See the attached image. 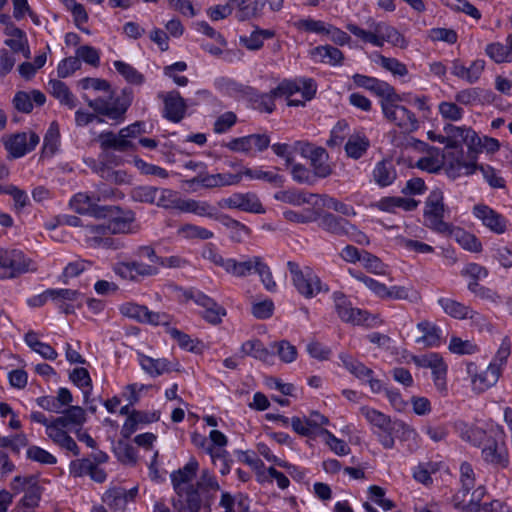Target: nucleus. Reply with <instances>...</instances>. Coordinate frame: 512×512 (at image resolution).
Returning <instances> with one entry per match:
<instances>
[{
    "instance_id": "f257e3e1",
    "label": "nucleus",
    "mask_w": 512,
    "mask_h": 512,
    "mask_svg": "<svg viewBox=\"0 0 512 512\" xmlns=\"http://www.w3.org/2000/svg\"><path fill=\"white\" fill-rule=\"evenodd\" d=\"M346 28L362 44L377 48L383 47L385 43L400 49L408 46L407 39L395 27L384 22L373 23L369 29L361 28L355 23H348Z\"/></svg>"
},
{
    "instance_id": "f03ea898",
    "label": "nucleus",
    "mask_w": 512,
    "mask_h": 512,
    "mask_svg": "<svg viewBox=\"0 0 512 512\" xmlns=\"http://www.w3.org/2000/svg\"><path fill=\"white\" fill-rule=\"evenodd\" d=\"M459 480L461 487L453 497L454 506L462 512H479L486 489L476 483L474 470L469 463L461 464Z\"/></svg>"
},
{
    "instance_id": "7ed1b4c3",
    "label": "nucleus",
    "mask_w": 512,
    "mask_h": 512,
    "mask_svg": "<svg viewBox=\"0 0 512 512\" xmlns=\"http://www.w3.org/2000/svg\"><path fill=\"white\" fill-rule=\"evenodd\" d=\"M507 364V356L496 354L491 359L484 357L480 362L467 364V373L471 378L472 388L482 393L494 386L500 375L502 367Z\"/></svg>"
},
{
    "instance_id": "20e7f679",
    "label": "nucleus",
    "mask_w": 512,
    "mask_h": 512,
    "mask_svg": "<svg viewBox=\"0 0 512 512\" xmlns=\"http://www.w3.org/2000/svg\"><path fill=\"white\" fill-rule=\"evenodd\" d=\"M101 217H108L109 224L107 230L112 233H127L131 231L134 220L133 213L122 212L116 207L104 208ZM106 234V228L103 226H89L84 229L86 241L94 247L103 244V236ZM107 241L104 242V245Z\"/></svg>"
},
{
    "instance_id": "39448f33",
    "label": "nucleus",
    "mask_w": 512,
    "mask_h": 512,
    "mask_svg": "<svg viewBox=\"0 0 512 512\" xmlns=\"http://www.w3.org/2000/svg\"><path fill=\"white\" fill-rule=\"evenodd\" d=\"M317 85L310 78H297L283 80L274 89V94L285 98L288 106H304L307 101L314 98Z\"/></svg>"
},
{
    "instance_id": "423d86ee",
    "label": "nucleus",
    "mask_w": 512,
    "mask_h": 512,
    "mask_svg": "<svg viewBox=\"0 0 512 512\" xmlns=\"http://www.w3.org/2000/svg\"><path fill=\"white\" fill-rule=\"evenodd\" d=\"M335 309L341 320L353 325H366L377 327L384 323L378 314H370L367 311L355 308L347 297L340 293L334 294Z\"/></svg>"
},
{
    "instance_id": "0eeeda50",
    "label": "nucleus",
    "mask_w": 512,
    "mask_h": 512,
    "mask_svg": "<svg viewBox=\"0 0 512 512\" xmlns=\"http://www.w3.org/2000/svg\"><path fill=\"white\" fill-rule=\"evenodd\" d=\"M478 171V160L474 153L465 156L463 149L446 151L444 173L450 179L468 177Z\"/></svg>"
},
{
    "instance_id": "6e6552de",
    "label": "nucleus",
    "mask_w": 512,
    "mask_h": 512,
    "mask_svg": "<svg viewBox=\"0 0 512 512\" xmlns=\"http://www.w3.org/2000/svg\"><path fill=\"white\" fill-rule=\"evenodd\" d=\"M444 214V195L442 190L436 188L430 192L425 201L424 224L438 233H446L450 230V225L443 220Z\"/></svg>"
},
{
    "instance_id": "1a4fd4ad",
    "label": "nucleus",
    "mask_w": 512,
    "mask_h": 512,
    "mask_svg": "<svg viewBox=\"0 0 512 512\" xmlns=\"http://www.w3.org/2000/svg\"><path fill=\"white\" fill-rule=\"evenodd\" d=\"M490 436L482 449V457L485 462L496 468H506L509 463L508 452L504 442L502 427L495 425L489 428Z\"/></svg>"
},
{
    "instance_id": "9d476101",
    "label": "nucleus",
    "mask_w": 512,
    "mask_h": 512,
    "mask_svg": "<svg viewBox=\"0 0 512 512\" xmlns=\"http://www.w3.org/2000/svg\"><path fill=\"white\" fill-rule=\"evenodd\" d=\"M398 94L392 89L391 95H386L381 102V107L385 118L399 126L405 131H413L417 128L415 116L404 106L400 105L397 99Z\"/></svg>"
},
{
    "instance_id": "9b49d317",
    "label": "nucleus",
    "mask_w": 512,
    "mask_h": 512,
    "mask_svg": "<svg viewBox=\"0 0 512 512\" xmlns=\"http://www.w3.org/2000/svg\"><path fill=\"white\" fill-rule=\"evenodd\" d=\"M292 281L297 291L306 298H312L327 288L321 283L319 277L308 266L300 268L294 263H289Z\"/></svg>"
},
{
    "instance_id": "f8f14e48",
    "label": "nucleus",
    "mask_w": 512,
    "mask_h": 512,
    "mask_svg": "<svg viewBox=\"0 0 512 512\" xmlns=\"http://www.w3.org/2000/svg\"><path fill=\"white\" fill-rule=\"evenodd\" d=\"M143 132L142 124L134 123L119 131L118 134L105 132L100 134L99 142L103 149L126 151L134 149V140Z\"/></svg>"
},
{
    "instance_id": "ddd939ff",
    "label": "nucleus",
    "mask_w": 512,
    "mask_h": 512,
    "mask_svg": "<svg viewBox=\"0 0 512 512\" xmlns=\"http://www.w3.org/2000/svg\"><path fill=\"white\" fill-rule=\"evenodd\" d=\"M437 141L444 144L446 148L463 149L467 146L469 152L475 147L478 141V134L470 127L446 125L443 129V135L437 138Z\"/></svg>"
},
{
    "instance_id": "4468645a",
    "label": "nucleus",
    "mask_w": 512,
    "mask_h": 512,
    "mask_svg": "<svg viewBox=\"0 0 512 512\" xmlns=\"http://www.w3.org/2000/svg\"><path fill=\"white\" fill-rule=\"evenodd\" d=\"M472 215L485 229L493 234L502 235L508 230L509 220L486 204L479 203L474 205Z\"/></svg>"
},
{
    "instance_id": "2eb2a0df",
    "label": "nucleus",
    "mask_w": 512,
    "mask_h": 512,
    "mask_svg": "<svg viewBox=\"0 0 512 512\" xmlns=\"http://www.w3.org/2000/svg\"><path fill=\"white\" fill-rule=\"evenodd\" d=\"M122 316L135 320L140 323L150 325H168L170 323L169 315L165 313L153 312L146 306L134 302H125L119 306Z\"/></svg>"
},
{
    "instance_id": "dca6fc26",
    "label": "nucleus",
    "mask_w": 512,
    "mask_h": 512,
    "mask_svg": "<svg viewBox=\"0 0 512 512\" xmlns=\"http://www.w3.org/2000/svg\"><path fill=\"white\" fill-rule=\"evenodd\" d=\"M131 95L124 92L122 97L112 99L110 98H95L87 100V104L96 113L104 115L109 119H118L123 116L131 103Z\"/></svg>"
},
{
    "instance_id": "f3484780",
    "label": "nucleus",
    "mask_w": 512,
    "mask_h": 512,
    "mask_svg": "<svg viewBox=\"0 0 512 512\" xmlns=\"http://www.w3.org/2000/svg\"><path fill=\"white\" fill-rule=\"evenodd\" d=\"M35 269L34 262L19 251L0 252V278H12Z\"/></svg>"
},
{
    "instance_id": "a211bd4d",
    "label": "nucleus",
    "mask_w": 512,
    "mask_h": 512,
    "mask_svg": "<svg viewBox=\"0 0 512 512\" xmlns=\"http://www.w3.org/2000/svg\"><path fill=\"white\" fill-rule=\"evenodd\" d=\"M296 148L303 157L311 161L317 176L327 177L331 173V168L327 164L328 155L322 147L308 142H298Z\"/></svg>"
},
{
    "instance_id": "6ab92c4d",
    "label": "nucleus",
    "mask_w": 512,
    "mask_h": 512,
    "mask_svg": "<svg viewBox=\"0 0 512 512\" xmlns=\"http://www.w3.org/2000/svg\"><path fill=\"white\" fill-rule=\"evenodd\" d=\"M2 141L9 154L14 158H19L36 147L39 143V137L33 132H23L4 136Z\"/></svg>"
},
{
    "instance_id": "aec40b11",
    "label": "nucleus",
    "mask_w": 512,
    "mask_h": 512,
    "mask_svg": "<svg viewBox=\"0 0 512 512\" xmlns=\"http://www.w3.org/2000/svg\"><path fill=\"white\" fill-rule=\"evenodd\" d=\"M199 469V463L195 458H191L184 467L173 471L170 475L173 489L179 497H183L184 493L194 488L192 481Z\"/></svg>"
},
{
    "instance_id": "412c9836",
    "label": "nucleus",
    "mask_w": 512,
    "mask_h": 512,
    "mask_svg": "<svg viewBox=\"0 0 512 512\" xmlns=\"http://www.w3.org/2000/svg\"><path fill=\"white\" fill-rule=\"evenodd\" d=\"M224 209H239L250 213H263L264 209L256 195L252 193H234L219 201Z\"/></svg>"
},
{
    "instance_id": "4be33fe9",
    "label": "nucleus",
    "mask_w": 512,
    "mask_h": 512,
    "mask_svg": "<svg viewBox=\"0 0 512 512\" xmlns=\"http://www.w3.org/2000/svg\"><path fill=\"white\" fill-rule=\"evenodd\" d=\"M269 143L270 140L268 136L253 134L232 139L226 146L233 152L252 155L266 149Z\"/></svg>"
},
{
    "instance_id": "5701e85b",
    "label": "nucleus",
    "mask_w": 512,
    "mask_h": 512,
    "mask_svg": "<svg viewBox=\"0 0 512 512\" xmlns=\"http://www.w3.org/2000/svg\"><path fill=\"white\" fill-rule=\"evenodd\" d=\"M213 261L215 264L223 267L226 272L237 277L249 275L253 270L256 271L257 266L260 265L259 257H253L251 259L238 262L232 258L225 259L220 255H215Z\"/></svg>"
},
{
    "instance_id": "b1692460",
    "label": "nucleus",
    "mask_w": 512,
    "mask_h": 512,
    "mask_svg": "<svg viewBox=\"0 0 512 512\" xmlns=\"http://www.w3.org/2000/svg\"><path fill=\"white\" fill-rule=\"evenodd\" d=\"M309 58L315 63L327 64L333 67L341 66L344 55L341 50L331 45H319L308 51Z\"/></svg>"
},
{
    "instance_id": "393cba45",
    "label": "nucleus",
    "mask_w": 512,
    "mask_h": 512,
    "mask_svg": "<svg viewBox=\"0 0 512 512\" xmlns=\"http://www.w3.org/2000/svg\"><path fill=\"white\" fill-rule=\"evenodd\" d=\"M485 65L486 63L483 59H476L472 61L468 67L459 60H454L451 66V73L459 79L473 84L480 79L485 69Z\"/></svg>"
},
{
    "instance_id": "a878e982",
    "label": "nucleus",
    "mask_w": 512,
    "mask_h": 512,
    "mask_svg": "<svg viewBox=\"0 0 512 512\" xmlns=\"http://www.w3.org/2000/svg\"><path fill=\"white\" fill-rule=\"evenodd\" d=\"M160 418L157 412H145L139 410H132L126 418L122 429L121 435L123 438L128 439L142 424H149L158 421Z\"/></svg>"
},
{
    "instance_id": "bb28decb",
    "label": "nucleus",
    "mask_w": 512,
    "mask_h": 512,
    "mask_svg": "<svg viewBox=\"0 0 512 512\" xmlns=\"http://www.w3.org/2000/svg\"><path fill=\"white\" fill-rule=\"evenodd\" d=\"M164 116L172 121L179 122L183 119L186 112L185 100L180 96L179 92L172 91L163 95Z\"/></svg>"
},
{
    "instance_id": "cd10ccee",
    "label": "nucleus",
    "mask_w": 512,
    "mask_h": 512,
    "mask_svg": "<svg viewBox=\"0 0 512 512\" xmlns=\"http://www.w3.org/2000/svg\"><path fill=\"white\" fill-rule=\"evenodd\" d=\"M138 362L142 369L151 376L170 372L174 365L160 354H140Z\"/></svg>"
},
{
    "instance_id": "c85d7f7f",
    "label": "nucleus",
    "mask_w": 512,
    "mask_h": 512,
    "mask_svg": "<svg viewBox=\"0 0 512 512\" xmlns=\"http://www.w3.org/2000/svg\"><path fill=\"white\" fill-rule=\"evenodd\" d=\"M70 473L76 477L89 475L92 480L98 483H102L106 479L105 471L95 464L90 458L72 461L70 464Z\"/></svg>"
},
{
    "instance_id": "c756f323",
    "label": "nucleus",
    "mask_w": 512,
    "mask_h": 512,
    "mask_svg": "<svg viewBox=\"0 0 512 512\" xmlns=\"http://www.w3.org/2000/svg\"><path fill=\"white\" fill-rule=\"evenodd\" d=\"M175 209L184 213H192L200 217L216 218V208L207 201L195 199H178Z\"/></svg>"
},
{
    "instance_id": "7c9ffc66",
    "label": "nucleus",
    "mask_w": 512,
    "mask_h": 512,
    "mask_svg": "<svg viewBox=\"0 0 512 512\" xmlns=\"http://www.w3.org/2000/svg\"><path fill=\"white\" fill-rule=\"evenodd\" d=\"M47 295H52V301L66 313L74 311L75 308L80 307L83 303V297L70 289H49Z\"/></svg>"
},
{
    "instance_id": "2f4dec72",
    "label": "nucleus",
    "mask_w": 512,
    "mask_h": 512,
    "mask_svg": "<svg viewBox=\"0 0 512 512\" xmlns=\"http://www.w3.org/2000/svg\"><path fill=\"white\" fill-rule=\"evenodd\" d=\"M418 204L419 202L413 198L393 196L381 198L371 206L383 212L396 213L398 209L404 211L415 210Z\"/></svg>"
},
{
    "instance_id": "473e14b6",
    "label": "nucleus",
    "mask_w": 512,
    "mask_h": 512,
    "mask_svg": "<svg viewBox=\"0 0 512 512\" xmlns=\"http://www.w3.org/2000/svg\"><path fill=\"white\" fill-rule=\"evenodd\" d=\"M7 36L5 44L10 47L14 52H21L25 58H30V49L28 47V40L26 34L14 24L8 23L4 29Z\"/></svg>"
},
{
    "instance_id": "72a5a7b5",
    "label": "nucleus",
    "mask_w": 512,
    "mask_h": 512,
    "mask_svg": "<svg viewBox=\"0 0 512 512\" xmlns=\"http://www.w3.org/2000/svg\"><path fill=\"white\" fill-rule=\"evenodd\" d=\"M78 87L88 92V94L83 96L86 102L89 100V95L95 96V98H110L112 95L110 84L100 78H83L78 81Z\"/></svg>"
},
{
    "instance_id": "f704fd0d",
    "label": "nucleus",
    "mask_w": 512,
    "mask_h": 512,
    "mask_svg": "<svg viewBox=\"0 0 512 512\" xmlns=\"http://www.w3.org/2000/svg\"><path fill=\"white\" fill-rule=\"evenodd\" d=\"M195 303L203 307V317L212 324L220 323L226 315V310L221 305L203 293L196 294Z\"/></svg>"
},
{
    "instance_id": "c9c22d12",
    "label": "nucleus",
    "mask_w": 512,
    "mask_h": 512,
    "mask_svg": "<svg viewBox=\"0 0 512 512\" xmlns=\"http://www.w3.org/2000/svg\"><path fill=\"white\" fill-rule=\"evenodd\" d=\"M97 200L85 193H78L70 200V207L79 214H90L100 218L104 208L97 205Z\"/></svg>"
},
{
    "instance_id": "e433bc0d",
    "label": "nucleus",
    "mask_w": 512,
    "mask_h": 512,
    "mask_svg": "<svg viewBox=\"0 0 512 512\" xmlns=\"http://www.w3.org/2000/svg\"><path fill=\"white\" fill-rule=\"evenodd\" d=\"M138 493V488L133 487L125 489L123 487H113L104 494V501L115 508H124L126 504L133 501Z\"/></svg>"
},
{
    "instance_id": "4c0bfd02",
    "label": "nucleus",
    "mask_w": 512,
    "mask_h": 512,
    "mask_svg": "<svg viewBox=\"0 0 512 512\" xmlns=\"http://www.w3.org/2000/svg\"><path fill=\"white\" fill-rule=\"evenodd\" d=\"M438 304L441 306L443 311L456 319L463 320V319H477L479 318V315L472 311L468 306H465L464 304L457 302L454 299L447 298V297H441L438 299Z\"/></svg>"
},
{
    "instance_id": "58836bf2",
    "label": "nucleus",
    "mask_w": 512,
    "mask_h": 512,
    "mask_svg": "<svg viewBox=\"0 0 512 512\" xmlns=\"http://www.w3.org/2000/svg\"><path fill=\"white\" fill-rule=\"evenodd\" d=\"M417 330L421 333L416 338L418 344H422L423 348L438 347L441 339V330L429 321H421L417 324Z\"/></svg>"
},
{
    "instance_id": "ea45409f",
    "label": "nucleus",
    "mask_w": 512,
    "mask_h": 512,
    "mask_svg": "<svg viewBox=\"0 0 512 512\" xmlns=\"http://www.w3.org/2000/svg\"><path fill=\"white\" fill-rule=\"evenodd\" d=\"M352 80L356 86L365 88L382 97L392 94V86L374 77H369L362 74H355L353 75Z\"/></svg>"
},
{
    "instance_id": "a19ab883",
    "label": "nucleus",
    "mask_w": 512,
    "mask_h": 512,
    "mask_svg": "<svg viewBox=\"0 0 512 512\" xmlns=\"http://www.w3.org/2000/svg\"><path fill=\"white\" fill-rule=\"evenodd\" d=\"M456 429L464 441L475 446L483 444L487 436V431L483 427L464 421H459L456 424Z\"/></svg>"
},
{
    "instance_id": "79ce46f5",
    "label": "nucleus",
    "mask_w": 512,
    "mask_h": 512,
    "mask_svg": "<svg viewBox=\"0 0 512 512\" xmlns=\"http://www.w3.org/2000/svg\"><path fill=\"white\" fill-rule=\"evenodd\" d=\"M445 234L450 235L463 249L467 251L478 253L482 250L480 240L474 234L461 228L450 225V230Z\"/></svg>"
},
{
    "instance_id": "37998d69",
    "label": "nucleus",
    "mask_w": 512,
    "mask_h": 512,
    "mask_svg": "<svg viewBox=\"0 0 512 512\" xmlns=\"http://www.w3.org/2000/svg\"><path fill=\"white\" fill-rule=\"evenodd\" d=\"M487 56L495 63L512 62V34H510L505 43L495 42L486 46Z\"/></svg>"
},
{
    "instance_id": "c03bdc74",
    "label": "nucleus",
    "mask_w": 512,
    "mask_h": 512,
    "mask_svg": "<svg viewBox=\"0 0 512 512\" xmlns=\"http://www.w3.org/2000/svg\"><path fill=\"white\" fill-rule=\"evenodd\" d=\"M444 162L445 152H441L439 149H431L425 156L417 160L416 166L428 173H435L440 169L444 170Z\"/></svg>"
},
{
    "instance_id": "a18cd8bd",
    "label": "nucleus",
    "mask_w": 512,
    "mask_h": 512,
    "mask_svg": "<svg viewBox=\"0 0 512 512\" xmlns=\"http://www.w3.org/2000/svg\"><path fill=\"white\" fill-rule=\"evenodd\" d=\"M48 90L62 105L67 106L69 109L75 108L76 98L65 83L52 79L48 82Z\"/></svg>"
},
{
    "instance_id": "49530a36",
    "label": "nucleus",
    "mask_w": 512,
    "mask_h": 512,
    "mask_svg": "<svg viewBox=\"0 0 512 512\" xmlns=\"http://www.w3.org/2000/svg\"><path fill=\"white\" fill-rule=\"evenodd\" d=\"M185 504L178 509V512H210L208 504H204L201 491L191 488L182 497Z\"/></svg>"
},
{
    "instance_id": "de8ad7c7",
    "label": "nucleus",
    "mask_w": 512,
    "mask_h": 512,
    "mask_svg": "<svg viewBox=\"0 0 512 512\" xmlns=\"http://www.w3.org/2000/svg\"><path fill=\"white\" fill-rule=\"evenodd\" d=\"M47 436L61 448L66 449L73 453V455H79L80 451L76 442L65 430H59L56 426H47Z\"/></svg>"
},
{
    "instance_id": "09e8293b",
    "label": "nucleus",
    "mask_w": 512,
    "mask_h": 512,
    "mask_svg": "<svg viewBox=\"0 0 512 512\" xmlns=\"http://www.w3.org/2000/svg\"><path fill=\"white\" fill-rule=\"evenodd\" d=\"M360 413L371 425L377 427L380 431L390 430L394 422L389 416L368 406L361 407Z\"/></svg>"
},
{
    "instance_id": "8fccbe9b",
    "label": "nucleus",
    "mask_w": 512,
    "mask_h": 512,
    "mask_svg": "<svg viewBox=\"0 0 512 512\" xmlns=\"http://www.w3.org/2000/svg\"><path fill=\"white\" fill-rule=\"evenodd\" d=\"M241 175L242 179L261 180L274 184H279L281 182V177L275 169L265 170L262 167H245L241 169Z\"/></svg>"
},
{
    "instance_id": "3c124183",
    "label": "nucleus",
    "mask_w": 512,
    "mask_h": 512,
    "mask_svg": "<svg viewBox=\"0 0 512 512\" xmlns=\"http://www.w3.org/2000/svg\"><path fill=\"white\" fill-rule=\"evenodd\" d=\"M314 198V206L318 208L332 209L345 216H354L356 214L354 208L351 205L340 202L334 198L328 197L326 195H318V197Z\"/></svg>"
},
{
    "instance_id": "603ef678",
    "label": "nucleus",
    "mask_w": 512,
    "mask_h": 512,
    "mask_svg": "<svg viewBox=\"0 0 512 512\" xmlns=\"http://www.w3.org/2000/svg\"><path fill=\"white\" fill-rule=\"evenodd\" d=\"M273 36L274 33L271 30L255 29L249 36H240L239 41L248 50L256 51L263 46L265 40Z\"/></svg>"
},
{
    "instance_id": "864d4df0",
    "label": "nucleus",
    "mask_w": 512,
    "mask_h": 512,
    "mask_svg": "<svg viewBox=\"0 0 512 512\" xmlns=\"http://www.w3.org/2000/svg\"><path fill=\"white\" fill-rule=\"evenodd\" d=\"M41 499V489L37 485L29 486V489L25 491L23 498L17 503L15 512L20 511H35L34 509L39 505Z\"/></svg>"
},
{
    "instance_id": "5fc2aeb1",
    "label": "nucleus",
    "mask_w": 512,
    "mask_h": 512,
    "mask_svg": "<svg viewBox=\"0 0 512 512\" xmlns=\"http://www.w3.org/2000/svg\"><path fill=\"white\" fill-rule=\"evenodd\" d=\"M369 147V141L365 135L355 133L351 135L345 145L346 153L349 157L358 159Z\"/></svg>"
},
{
    "instance_id": "6e6d98bb",
    "label": "nucleus",
    "mask_w": 512,
    "mask_h": 512,
    "mask_svg": "<svg viewBox=\"0 0 512 512\" xmlns=\"http://www.w3.org/2000/svg\"><path fill=\"white\" fill-rule=\"evenodd\" d=\"M373 62L380 65L382 68L391 72L395 76L404 77L408 74V69L405 64L396 58L385 57L381 54L373 55Z\"/></svg>"
},
{
    "instance_id": "4d7b16f0",
    "label": "nucleus",
    "mask_w": 512,
    "mask_h": 512,
    "mask_svg": "<svg viewBox=\"0 0 512 512\" xmlns=\"http://www.w3.org/2000/svg\"><path fill=\"white\" fill-rule=\"evenodd\" d=\"M373 176L378 185L385 187L393 183L396 172L391 162L383 161L376 165Z\"/></svg>"
},
{
    "instance_id": "13d9d810",
    "label": "nucleus",
    "mask_w": 512,
    "mask_h": 512,
    "mask_svg": "<svg viewBox=\"0 0 512 512\" xmlns=\"http://www.w3.org/2000/svg\"><path fill=\"white\" fill-rule=\"evenodd\" d=\"M385 299L406 300L412 303H416L420 300V294L412 287L394 285L388 287Z\"/></svg>"
},
{
    "instance_id": "bf43d9fd",
    "label": "nucleus",
    "mask_w": 512,
    "mask_h": 512,
    "mask_svg": "<svg viewBox=\"0 0 512 512\" xmlns=\"http://www.w3.org/2000/svg\"><path fill=\"white\" fill-rule=\"evenodd\" d=\"M169 334L172 340L177 344V348L185 351L203 350V342L192 339L188 335L178 331L177 329H170Z\"/></svg>"
},
{
    "instance_id": "052dcab7",
    "label": "nucleus",
    "mask_w": 512,
    "mask_h": 512,
    "mask_svg": "<svg viewBox=\"0 0 512 512\" xmlns=\"http://www.w3.org/2000/svg\"><path fill=\"white\" fill-rule=\"evenodd\" d=\"M361 264L369 273L374 275L386 276L389 273L388 265L367 251L363 252Z\"/></svg>"
},
{
    "instance_id": "680f3d73",
    "label": "nucleus",
    "mask_w": 512,
    "mask_h": 512,
    "mask_svg": "<svg viewBox=\"0 0 512 512\" xmlns=\"http://www.w3.org/2000/svg\"><path fill=\"white\" fill-rule=\"evenodd\" d=\"M60 146V132L56 123H52L46 132L43 144V153L45 155H54Z\"/></svg>"
},
{
    "instance_id": "e2e57ef3",
    "label": "nucleus",
    "mask_w": 512,
    "mask_h": 512,
    "mask_svg": "<svg viewBox=\"0 0 512 512\" xmlns=\"http://www.w3.org/2000/svg\"><path fill=\"white\" fill-rule=\"evenodd\" d=\"M329 23L313 18H303L295 22V27L298 30L311 32L318 35H326L329 28Z\"/></svg>"
},
{
    "instance_id": "0e129e2a",
    "label": "nucleus",
    "mask_w": 512,
    "mask_h": 512,
    "mask_svg": "<svg viewBox=\"0 0 512 512\" xmlns=\"http://www.w3.org/2000/svg\"><path fill=\"white\" fill-rule=\"evenodd\" d=\"M312 197H318V195H313V194L305 195V194L296 193L293 191H281L275 195V198L277 200H280V201H283V202H286V203H289V204H292L295 206H301L305 203L314 205L315 198H312Z\"/></svg>"
},
{
    "instance_id": "69168bd1",
    "label": "nucleus",
    "mask_w": 512,
    "mask_h": 512,
    "mask_svg": "<svg viewBox=\"0 0 512 512\" xmlns=\"http://www.w3.org/2000/svg\"><path fill=\"white\" fill-rule=\"evenodd\" d=\"M177 233L180 237L185 239L206 240L213 237V233L210 230L193 224H185L181 226Z\"/></svg>"
},
{
    "instance_id": "338daca9",
    "label": "nucleus",
    "mask_w": 512,
    "mask_h": 512,
    "mask_svg": "<svg viewBox=\"0 0 512 512\" xmlns=\"http://www.w3.org/2000/svg\"><path fill=\"white\" fill-rule=\"evenodd\" d=\"M439 470L438 463H423L419 464L413 471V477L419 483L426 486L432 484V474Z\"/></svg>"
},
{
    "instance_id": "774afa93",
    "label": "nucleus",
    "mask_w": 512,
    "mask_h": 512,
    "mask_svg": "<svg viewBox=\"0 0 512 512\" xmlns=\"http://www.w3.org/2000/svg\"><path fill=\"white\" fill-rule=\"evenodd\" d=\"M341 361L350 373L359 379L370 378L373 373L371 369L354 360L349 354L341 356Z\"/></svg>"
}]
</instances>
